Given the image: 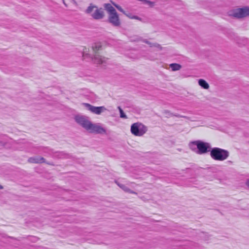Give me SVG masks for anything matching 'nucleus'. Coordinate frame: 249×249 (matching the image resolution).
Returning <instances> with one entry per match:
<instances>
[{
    "instance_id": "obj_27",
    "label": "nucleus",
    "mask_w": 249,
    "mask_h": 249,
    "mask_svg": "<svg viewBox=\"0 0 249 249\" xmlns=\"http://www.w3.org/2000/svg\"><path fill=\"white\" fill-rule=\"evenodd\" d=\"M245 184H246V185L249 189V179H247Z\"/></svg>"
},
{
    "instance_id": "obj_17",
    "label": "nucleus",
    "mask_w": 249,
    "mask_h": 249,
    "mask_svg": "<svg viewBox=\"0 0 249 249\" xmlns=\"http://www.w3.org/2000/svg\"><path fill=\"white\" fill-rule=\"evenodd\" d=\"M40 151L43 153L49 154L54 153L53 150L48 147H40Z\"/></svg>"
},
{
    "instance_id": "obj_33",
    "label": "nucleus",
    "mask_w": 249,
    "mask_h": 249,
    "mask_svg": "<svg viewBox=\"0 0 249 249\" xmlns=\"http://www.w3.org/2000/svg\"><path fill=\"white\" fill-rule=\"evenodd\" d=\"M9 237V238H12V239H15V238L14 237H11V236H10V237Z\"/></svg>"
},
{
    "instance_id": "obj_20",
    "label": "nucleus",
    "mask_w": 249,
    "mask_h": 249,
    "mask_svg": "<svg viewBox=\"0 0 249 249\" xmlns=\"http://www.w3.org/2000/svg\"><path fill=\"white\" fill-rule=\"evenodd\" d=\"M153 47L158 48L160 49V50L162 49V47H161V46L159 44H158L156 43H153Z\"/></svg>"
},
{
    "instance_id": "obj_35",
    "label": "nucleus",
    "mask_w": 249,
    "mask_h": 249,
    "mask_svg": "<svg viewBox=\"0 0 249 249\" xmlns=\"http://www.w3.org/2000/svg\"><path fill=\"white\" fill-rule=\"evenodd\" d=\"M63 0V3H64V4L66 6V3H65V2H64V0Z\"/></svg>"
},
{
    "instance_id": "obj_5",
    "label": "nucleus",
    "mask_w": 249,
    "mask_h": 249,
    "mask_svg": "<svg viewBox=\"0 0 249 249\" xmlns=\"http://www.w3.org/2000/svg\"><path fill=\"white\" fill-rule=\"evenodd\" d=\"M230 15L237 18H241L249 16V7L236 8L230 12Z\"/></svg>"
},
{
    "instance_id": "obj_12",
    "label": "nucleus",
    "mask_w": 249,
    "mask_h": 249,
    "mask_svg": "<svg viewBox=\"0 0 249 249\" xmlns=\"http://www.w3.org/2000/svg\"><path fill=\"white\" fill-rule=\"evenodd\" d=\"M117 185L121 188L123 190H124L125 192H127L130 194H136L137 193L131 190L129 188H128L124 184H121L118 182L117 181H115Z\"/></svg>"
},
{
    "instance_id": "obj_25",
    "label": "nucleus",
    "mask_w": 249,
    "mask_h": 249,
    "mask_svg": "<svg viewBox=\"0 0 249 249\" xmlns=\"http://www.w3.org/2000/svg\"><path fill=\"white\" fill-rule=\"evenodd\" d=\"M172 116H176V117H179V118H181V117H183V118H186L185 116H181L179 114H173V115Z\"/></svg>"
},
{
    "instance_id": "obj_1",
    "label": "nucleus",
    "mask_w": 249,
    "mask_h": 249,
    "mask_svg": "<svg viewBox=\"0 0 249 249\" xmlns=\"http://www.w3.org/2000/svg\"><path fill=\"white\" fill-rule=\"evenodd\" d=\"M190 149L198 155L205 154L212 149L210 143L203 142L200 140L191 142L189 143Z\"/></svg>"
},
{
    "instance_id": "obj_6",
    "label": "nucleus",
    "mask_w": 249,
    "mask_h": 249,
    "mask_svg": "<svg viewBox=\"0 0 249 249\" xmlns=\"http://www.w3.org/2000/svg\"><path fill=\"white\" fill-rule=\"evenodd\" d=\"M75 122L82 126L87 130H89L91 124L90 121L88 120L85 116H76L75 117Z\"/></svg>"
},
{
    "instance_id": "obj_32",
    "label": "nucleus",
    "mask_w": 249,
    "mask_h": 249,
    "mask_svg": "<svg viewBox=\"0 0 249 249\" xmlns=\"http://www.w3.org/2000/svg\"><path fill=\"white\" fill-rule=\"evenodd\" d=\"M112 4H113V5L115 7V5H118V4H116V3H114V2H112Z\"/></svg>"
},
{
    "instance_id": "obj_11",
    "label": "nucleus",
    "mask_w": 249,
    "mask_h": 249,
    "mask_svg": "<svg viewBox=\"0 0 249 249\" xmlns=\"http://www.w3.org/2000/svg\"><path fill=\"white\" fill-rule=\"evenodd\" d=\"M28 161L33 163H41L46 162V160L43 157L36 156L29 158L28 160Z\"/></svg>"
},
{
    "instance_id": "obj_8",
    "label": "nucleus",
    "mask_w": 249,
    "mask_h": 249,
    "mask_svg": "<svg viewBox=\"0 0 249 249\" xmlns=\"http://www.w3.org/2000/svg\"><path fill=\"white\" fill-rule=\"evenodd\" d=\"M108 22L114 27H120L121 21L117 12L108 15Z\"/></svg>"
},
{
    "instance_id": "obj_22",
    "label": "nucleus",
    "mask_w": 249,
    "mask_h": 249,
    "mask_svg": "<svg viewBox=\"0 0 249 249\" xmlns=\"http://www.w3.org/2000/svg\"><path fill=\"white\" fill-rule=\"evenodd\" d=\"M56 154H57L56 156L58 157L59 158H62L63 157L65 154L63 152H59V153H55Z\"/></svg>"
},
{
    "instance_id": "obj_34",
    "label": "nucleus",
    "mask_w": 249,
    "mask_h": 249,
    "mask_svg": "<svg viewBox=\"0 0 249 249\" xmlns=\"http://www.w3.org/2000/svg\"><path fill=\"white\" fill-rule=\"evenodd\" d=\"M47 163L48 164H49V165H52V163H48V162H47Z\"/></svg>"
},
{
    "instance_id": "obj_24",
    "label": "nucleus",
    "mask_w": 249,
    "mask_h": 249,
    "mask_svg": "<svg viewBox=\"0 0 249 249\" xmlns=\"http://www.w3.org/2000/svg\"><path fill=\"white\" fill-rule=\"evenodd\" d=\"M139 0L141 1H145V2L146 3H148L149 4H153V2L149 1V0Z\"/></svg>"
},
{
    "instance_id": "obj_3",
    "label": "nucleus",
    "mask_w": 249,
    "mask_h": 249,
    "mask_svg": "<svg viewBox=\"0 0 249 249\" xmlns=\"http://www.w3.org/2000/svg\"><path fill=\"white\" fill-rule=\"evenodd\" d=\"M92 49L95 52L94 56L91 57L93 63L97 64H101L106 63V60L107 59L99 55L98 53H96L97 51L101 50L102 45L100 43H94L92 46Z\"/></svg>"
},
{
    "instance_id": "obj_13",
    "label": "nucleus",
    "mask_w": 249,
    "mask_h": 249,
    "mask_svg": "<svg viewBox=\"0 0 249 249\" xmlns=\"http://www.w3.org/2000/svg\"><path fill=\"white\" fill-rule=\"evenodd\" d=\"M105 9L108 12V15L116 12L115 8L109 3H105L104 5Z\"/></svg>"
},
{
    "instance_id": "obj_30",
    "label": "nucleus",
    "mask_w": 249,
    "mask_h": 249,
    "mask_svg": "<svg viewBox=\"0 0 249 249\" xmlns=\"http://www.w3.org/2000/svg\"><path fill=\"white\" fill-rule=\"evenodd\" d=\"M4 145V142H0V145Z\"/></svg>"
},
{
    "instance_id": "obj_2",
    "label": "nucleus",
    "mask_w": 249,
    "mask_h": 249,
    "mask_svg": "<svg viewBox=\"0 0 249 249\" xmlns=\"http://www.w3.org/2000/svg\"><path fill=\"white\" fill-rule=\"evenodd\" d=\"M210 156L214 160L223 161L228 158L229 152L228 150L224 149L213 147L210 151Z\"/></svg>"
},
{
    "instance_id": "obj_15",
    "label": "nucleus",
    "mask_w": 249,
    "mask_h": 249,
    "mask_svg": "<svg viewBox=\"0 0 249 249\" xmlns=\"http://www.w3.org/2000/svg\"><path fill=\"white\" fill-rule=\"evenodd\" d=\"M170 67L173 71H176L179 70L181 68V66L177 63H172L170 65Z\"/></svg>"
},
{
    "instance_id": "obj_28",
    "label": "nucleus",
    "mask_w": 249,
    "mask_h": 249,
    "mask_svg": "<svg viewBox=\"0 0 249 249\" xmlns=\"http://www.w3.org/2000/svg\"><path fill=\"white\" fill-rule=\"evenodd\" d=\"M147 44L149 45L150 47H153V43L149 41V43H147Z\"/></svg>"
},
{
    "instance_id": "obj_9",
    "label": "nucleus",
    "mask_w": 249,
    "mask_h": 249,
    "mask_svg": "<svg viewBox=\"0 0 249 249\" xmlns=\"http://www.w3.org/2000/svg\"><path fill=\"white\" fill-rule=\"evenodd\" d=\"M88 131H89V132L91 133L100 134H105L106 133V130L105 128L100 125L96 124H93L92 123L90 124V128Z\"/></svg>"
},
{
    "instance_id": "obj_23",
    "label": "nucleus",
    "mask_w": 249,
    "mask_h": 249,
    "mask_svg": "<svg viewBox=\"0 0 249 249\" xmlns=\"http://www.w3.org/2000/svg\"><path fill=\"white\" fill-rule=\"evenodd\" d=\"M131 19H135L139 20H141L142 18L138 16H132V17H131Z\"/></svg>"
},
{
    "instance_id": "obj_4",
    "label": "nucleus",
    "mask_w": 249,
    "mask_h": 249,
    "mask_svg": "<svg viewBox=\"0 0 249 249\" xmlns=\"http://www.w3.org/2000/svg\"><path fill=\"white\" fill-rule=\"evenodd\" d=\"M147 131V127L140 123H134L131 126V132L136 136H142Z\"/></svg>"
},
{
    "instance_id": "obj_26",
    "label": "nucleus",
    "mask_w": 249,
    "mask_h": 249,
    "mask_svg": "<svg viewBox=\"0 0 249 249\" xmlns=\"http://www.w3.org/2000/svg\"><path fill=\"white\" fill-rule=\"evenodd\" d=\"M125 16H126L127 17L129 18H131V17H132V16H131V14L130 13H128V14H127L125 12V14H124Z\"/></svg>"
},
{
    "instance_id": "obj_21",
    "label": "nucleus",
    "mask_w": 249,
    "mask_h": 249,
    "mask_svg": "<svg viewBox=\"0 0 249 249\" xmlns=\"http://www.w3.org/2000/svg\"><path fill=\"white\" fill-rule=\"evenodd\" d=\"M164 113L165 114L168 115L169 116H172L173 115V113H171L169 110H164Z\"/></svg>"
},
{
    "instance_id": "obj_29",
    "label": "nucleus",
    "mask_w": 249,
    "mask_h": 249,
    "mask_svg": "<svg viewBox=\"0 0 249 249\" xmlns=\"http://www.w3.org/2000/svg\"><path fill=\"white\" fill-rule=\"evenodd\" d=\"M143 42L145 43L146 44H147V43H149V41H148L146 39H144L143 40Z\"/></svg>"
},
{
    "instance_id": "obj_14",
    "label": "nucleus",
    "mask_w": 249,
    "mask_h": 249,
    "mask_svg": "<svg viewBox=\"0 0 249 249\" xmlns=\"http://www.w3.org/2000/svg\"><path fill=\"white\" fill-rule=\"evenodd\" d=\"M198 84L202 88L207 89L209 88V85L208 83L204 79H200L198 80Z\"/></svg>"
},
{
    "instance_id": "obj_31",
    "label": "nucleus",
    "mask_w": 249,
    "mask_h": 249,
    "mask_svg": "<svg viewBox=\"0 0 249 249\" xmlns=\"http://www.w3.org/2000/svg\"><path fill=\"white\" fill-rule=\"evenodd\" d=\"M3 188V186L0 185V190L2 189Z\"/></svg>"
},
{
    "instance_id": "obj_16",
    "label": "nucleus",
    "mask_w": 249,
    "mask_h": 249,
    "mask_svg": "<svg viewBox=\"0 0 249 249\" xmlns=\"http://www.w3.org/2000/svg\"><path fill=\"white\" fill-rule=\"evenodd\" d=\"M97 6L93 4L92 3H90L87 9L85 11V13L88 14H91L94 8H96Z\"/></svg>"
},
{
    "instance_id": "obj_18",
    "label": "nucleus",
    "mask_w": 249,
    "mask_h": 249,
    "mask_svg": "<svg viewBox=\"0 0 249 249\" xmlns=\"http://www.w3.org/2000/svg\"><path fill=\"white\" fill-rule=\"evenodd\" d=\"M118 109H119V112H120V117L122 118H124V119H127V117L126 115H125V114L124 113L122 108L120 106H119V107H118Z\"/></svg>"
},
{
    "instance_id": "obj_7",
    "label": "nucleus",
    "mask_w": 249,
    "mask_h": 249,
    "mask_svg": "<svg viewBox=\"0 0 249 249\" xmlns=\"http://www.w3.org/2000/svg\"><path fill=\"white\" fill-rule=\"evenodd\" d=\"M84 105L88 110L97 115L101 114L102 112L107 110L104 106L95 107L88 103H84Z\"/></svg>"
},
{
    "instance_id": "obj_19",
    "label": "nucleus",
    "mask_w": 249,
    "mask_h": 249,
    "mask_svg": "<svg viewBox=\"0 0 249 249\" xmlns=\"http://www.w3.org/2000/svg\"><path fill=\"white\" fill-rule=\"evenodd\" d=\"M115 7L120 12L123 13V14H125V11L123 10V9L120 5H115Z\"/></svg>"
},
{
    "instance_id": "obj_10",
    "label": "nucleus",
    "mask_w": 249,
    "mask_h": 249,
    "mask_svg": "<svg viewBox=\"0 0 249 249\" xmlns=\"http://www.w3.org/2000/svg\"><path fill=\"white\" fill-rule=\"evenodd\" d=\"M91 17L95 20L103 19L105 17V12L102 8H97L94 12L91 14Z\"/></svg>"
}]
</instances>
